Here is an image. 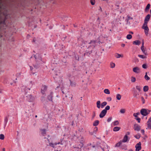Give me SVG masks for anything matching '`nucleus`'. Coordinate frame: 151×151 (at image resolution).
<instances>
[{"mask_svg": "<svg viewBox=\"0 0 151 151\" xmlns=\"http://www.w3.org/2000/svg\"><path fill=\"white\" fill-rule=\"evenodd\" d=\"M150 14H148L146 16L145 19L144 23L142 26V28L144 29L145 34L147 35L148 34V32L149 30V29L147 25V24L150 18Z\"/></svg>", "mask_w": 151, "mask_h": 151, "instance_id": "1", "label": "nucleus"}, {"mask_svg": "<svg viewBox=\"0 0 151 151\" xmlns=\"http://www.w3.org/2000/svg\"><path fill=\"white\" fill-rule=\"evenodd\" d=\"M110 106H107L105 109L102 110L99 114V117L101 118H103L106 114L107 113V111L110 109Z\"/></svg>", "mask_w": 151, "mask_h": 151, "instance_id": "2", "label": "nucleus"}, {"mask_svg": "<svg viewBox=\"0 0 151 151\" xmlns=\"http://www.w3.org/2000/svg\"><path fill=\"white\" fill-rule=\"evenodd\" d=\"M130 132H127L123 137V142H128L130 138L128 137V135H130Z\"/></svg>", "mask_w": 151, "mask_h": 151, "instance_id": "3", "label": "nucleus"}, {"mask_svg": "<svg viewBox=\"0 0 151 151\" xmlns=\"http://www.w3.org/2000/svg\"><path fill=\"white\" fill-rule=\"evenodd\" d=\"M97 41L96 40H91L90 42L89 43L90 44L89 46L88 47V48L89 49L91 48L93 49L95 47L96 45Z\"/></svg>", "mask_w": 151, "mask_h": 151, "instance_id": "4", "label": "nucleus"}, {"mask_svg": "<svg viewBox=\"0 0 151 151\" xmlns=\"http://www.w3.org/2000/svg\"><path fill=\"white\" fill-rule=\"evenodd\" d=\"M149 112H148L146 109H142L140 111V113L141 114L144 116H146L149 114V112L150 111L148 110Z\"/></svg>", "mask_w": 151, "mask_h": 151, "instance_id": "5", "label": "nucleus"}, {"mask_svg": "<svg viewBox=\"0 0 151 151\" xmlns=\"http://www.w3.org/2000/svg\"><path fill=\"white\" fill-rule=\"evenodd\" d=\"M35 99L34 97L31 95H28L26 96V100L28 102H33Z\"/></svg>", "mask_w": 151, "mask_h": 151, "instance_id": "6", "label": "nucleus"}, {"mask_svg": "<svg viewBox=\"0 0 151 151\" xmlns=\"http://www.w3.org/2000/svg\"><path fill=\"white\" fill-rule=\"evenodd\" d=\"M133 90L134 91L133 96L134 97H135L137 99H139V93L137 91L135 88H133Z\"/></svg>", "mask_w": 151, "mask_h": 151, "instance_id": "7", "label": "nucleus"}, {"mask_svg": "<svg viewBox=\"0 0 151 151\" xmlns=\"http://www.w3.org/2000/svg\"><path fill=\"white\" fill-rule=\"evenodd\" d=\"M141 143L139 142L138 143H137L135 146L136 148V151H139L141 149L142 147H141Z\"/></svg>", "mask_w": 151, "mask_h": 151, "instance_id": "8", "label": "nucleus"}, {"mask_svg": "<svg viewBox=\"0 0 151 151\" xmlns=\"http://www.w3.org/2000/svg\"><path fill=\"white\" fill-rule=\"evenodd\" d=\"M140 114V113H139V112H137V113H134V114H133V116H134L135 118V119H136L137 121H138V123H140V120H141V119L140 118H139L138 116H137L138 115H139Z\"/></svg>", "mask_w": 151, "mask_h": 151, "instance_id": "9", "label": "nucleus"}, {"mask_svg": "<svg viewBox=\"0 0 151 151\" xmlns=\"http://www.w3.org/2000/svg\"><path fill=\"white\" fill-rule=\"evenodd\" d=\"M59 145L60 144L61 145H63V143H62V142L61 141V142H58V143H49V145L50 147H53V148H55V145Z\"/></svg>", "mask_w": 151, "mask_h": 151, "instance_id": "10", "label": "nucleus"}, {"mask_svg": "<svg viewBox=\"0 0 151 151\" xmlns=\"http://www.w3.org/2000/svg\"><path fill=\"white\" fill-rule=\"evenodd\" d=\"M47 86L45 85L43 86L41 88V92L43 94H45L47 89Z\"/></svg>", "mask_w": 151, "mask_h": 151, "instance_id": "11", "label": "nucleus"}, {"mask_svg": "<svg viewBox=\"0 0 151 151\" xmlns=\"http://www.w3.org/2000/svg\"><path fill=\"white\" fill-rule=\"evenodd\" d=\"M141 127L137 124H134V129L135 131H139Z\"/></svg>", "mask_w": 151, "mask_h": 151, "instance_id": "12", "label": "nucleus"}, {"mask_svg": "<svg viewBox=\"0 0 151 151\" xmlns=\"http://www.w3.org/2000/svg\"><path fill=\"white\" fill-rule=\"evenodd\" d=\"M52 95H53V92H51L49 95H48L47 96V99L49 101L52 102Z\"/></svg>", "mask_w": 151, "mask_h": 151, "instance_id": "13", "label": "nucleus"}, {"mask_svg": "<svg viewBox=\"0 0 151 151\" xmlns=\"http://www.w3.org/2000/svg\"><path fill=\"white\" fill-rule=\"evenodd\" d=\"M133 71L136 73H138L140 72V69L138 67H135L133 68Z\"/></svg>", "mask_w": 151, "mask_h": 151, "instance_id": "14", "label": "nucleus"}, {"mask_svg": "<svg viewBox=\"0 0 151 151\" xmlns=\"http://www.w3.org/2000/svg\"><path fill=\"white\" fill-rule=\"evenodd\" d=\"M123 143V140H121L117 143L115 145V147H119L122 146V143Z\"/></svg>", "mask_w": 151, "mask_h": 151, "instance_id": "15", "label": "nucleus"}, {"mask_svg": "<svg viewBox=\"0 0 151 151\" xmlns=\"http://www.w3.org/2000/svg\"><path fill=\"white\" fill-rule=\"evenodd\" d=\"M147 125L148 128L150 129H151V117L150 118L147 122Z\"/></svg>", "mask_w": 151, "mask_h": 151, "instance_id": "16", "label": "nucleus"}, {"mask_svg": "<svg viewBox=\"0 0 151 151\" xmlns=\"http://www.w3.org/2000/svg\"><path fill=\"white\" fill-rule=\"evenodd\" d=\"M141 43V42L139 40H137L133 42V44L136 45H139Z\"/></svg>", "mask_w": 151, "mask_h": 151, "instance_id": "17", "label": "nucleus"}, {"mask_svg": "<svg viewBox=\"0 0 151 151\" xmlns=\"http://www.w3.org/2000/svg\"><path fill=\"white\" fill-rule=\"evenodd\" d=\"M150 4H148L145 8V12H147L149 11V10L150 8Z\"/></svg>", "mask_w": 151, "mask_h": 151, "instance_id": "18", "label": "nucleus"}, {"mask_svg": "<svg viewBox=\"0 0 151 151\" xmlns=\"http://www.w3.org/2000/svg\"><path fill=\"white\" fill-rule=\"evenodd\" d=\"M99 123V121L98 120H96L95 121L93 124V125L94 126H97Z\"/></svg>", "mask_w": 151, "mask_h": 151, "instance_id": "19", "label": "nucleus"}, {"mask_svg": "<svg viewBox=\"0 0 151 151\" xmlns=\"http://www.w3.org/2000/svg\"><path fill=\"white\" fill-rule=\"evenodd\" d=\"M120 129V128L119 127H114L113 129L114 131L116 132L119 131Z\"/></svg>", "mask_w": 151, "mask_h": 151, "instance_id": "20", "label": "nucleus"}, {"mask_svg": "<svg viewBox=\"0 0 151 151\" xmlns=\"http://www.w3.org/2000/svg\"><path fill=\"white\" fill-rule=\"evenodd\" d=\"M100 103L101 102L100 101H97L96 102L97 107L99 109L100 108V107H101Z\"/></svg>", "mask_w": 151, "mask_h": 151, "instance_id": "21", "label": "nucleus"}, {"mask_svg": "<svg viewBox=\"0 0 151 151\" xmlns=\"http://www.w3.org/2000/svg\"><path fill=\"white\" fill-rule=\"evenodd\" d=\"M107 104V102L104 101L101 103V108H103L105 106H106Z\"/></svg>", "mask_w": 151, "mask_h": 151, "instance_id": "22", "label": "nucleus"}, {"mask_svg": "<svg viewBox=\"0 0 151 151\" xmlns=\"http://www.w3.org/2000/svg\"><path fill=\"white\" fill-rule=\"evenodd\" d=\"M149 89L148 86H145L143 87V91L144 92H146L148 91Z\"/></svg>", "mask_w": 151, "mask_h": 151, "instance_id": "23", "label": "nucleus"}, {"mask_svg": "<svg viewBox=\"0 0 151 151\" xmlns=\"http://www.w3.org/2000/svg\"><path fill=\"white\" fill-rule=\"evenodd\" d=\"M144 77L145 79L147 81L149 80L150 79V78L147 76V72H146Z\"/></svg>", "mask_w": 151, "mask_h": 151, "instance_id": "24", "label": "nucleus"}, {"mask_svg": "<svg viewBox=\"0 0 151 151\" xmlns=\"http://www.w3.org/2000/svg\"><path fill=\"white\" fill-rule=\"evenodd\" d=\"M104 92L105 93L107 94H109L110 93V92L109 90L108 89H105L104 90Z\"/></svg>", "mask_w": 151, "mask_h": 151, "instance_id": "25", "label": "nucleus"}, {"mask_svg": "<svg viewBox=\"0 0 151 151\" xmlns=\"http://www.w3.org/2000/svg\"><path fill=\"white\" fill-rule=\"evenodd\" d=\"M110 66L111 68H113L115 67V65L114 63L111 62L110 64Z\"/></svg>", "mask_w": 151, "mask_h": 151, "instance_id": "26", "label": "nucleus"}, {"mask_svg": "<svg viewBox=\"0 0 151 151\" xmlns=\"http://www.w3.org/2000/svg\"><path fill=\"white\" fill-rule=\"evenodd\" d=\"M41 134L42 135H44L46 134V130L45 129L41 130Z\"/></svg>", "mask_w": 151, "mask_h": 151, "instance_id": "27", "label": "nucleus"}, {"mask_svg": "<svg viewBox=\"0 0 151 151\" xmlns=\"http://www.w3.org/2000/svg\"><path fill=\"white\" fill-rule=\"evenodd\" d=\"M138 56L140 58H141L142 59L146 58H147V57L146 56L144 55H138Z\"/></svg>", "mask_w": 151, "mask_h": 151, "instance_id": "28", "label": "nucleus"}, {"mask_svg": "<svg viewBox=\"0 0 151 151\" xmlns=\"http://www.w3.org/2000/svg\"><path fill=\"white\" fill-rule=\"evenodd\" d=\"M121 98V96L120 95L118 94L116 95V98L118 100H120Z\"/></svg>", "mask_w": 151, "mask_h": 151, "instance_id": "29", "label": "nucleus"}, {"mask_svg": "<svg viewBox=\"0 0 151 151\" xmlns=\"http://www.w3.org/2000/svg\"><path fill=\"white\" fill-rule=\"evenodd\" d=\"M114 56L116 58H120L122 56V55H121L117 53L115 54Z\"/></svg>", "mask_w": 151, "mask_h": 151, "instance_id": "30", "label": "nucleus"}, {"mask_svg": "<svg viewBox=\"0 0 151 151\" xmlns=\"http://www.w3.org/2000/svg\"><path fill=\"white\" fill-rule=\"evenodd\" d=\"M132 37V35L130 34H128L127 36V38L128 40L131 39Z\"/></svg>", "mask_w": 151, "mask_h": 151, "instance_id": "31", "label": "nucleus"}, {"mask_svg": "<svg viewBox=\"0 0 151 151\" xmlns=\"http://www.w3.org/2000/svg\"><path fill=\"white\" fill-rule=\"evenodd\" d=\"M70 84L71 86H76V83L75 82H73L70 80Z\"/></svg>", "mask_w": 151, "mask_h": 151, "instance_id": "32", "label": "nucleus"}, {"mask_svg": "<svg viewBox=\"0 0 151 151\" xmlns=\"http://www.w3.org/2000/svg\"><path fill=\"white\" fill-rule=\"evenodd\" d=\"M119 124L118 121H116L113 122V124L114 126H116L118 125Z\"/></svg>", "mask_w": 151, "mask_h": 151, "instance_id": "33", "label": "nucleus"}, {"mask_svg": "<svg viewBox=\"0 0 151 151\" xmlns=\"http://www.w3.org/2000/svg\"><path fill=\"white\" fill-rule=\"evenodd\" d=\"M136 81V78L133 77H131V81L132 82L134 83Z\"/></svg>", "mask_w": 151, "mask_h": 151, "instance_id": "34", "label": "nucleus"}, {"mask_svg": "<svg viewBox=\"0 0 151 151\" xmlns=\"http://www.w3.org/2000/svg\"><path fill=\"white\" fill-rule=\"evenodd\" d=\"M4 138V136L3 134H0V139L3 140Z\"/></svg>", "mask_w": 151, "mask_h": 151, "instance_id": "35", "label": "nucleus"}, {"mask_svg": "<svg viewBox=\"0 0 151 151\" xmlns=\"http://www.w3.org/2000/svg\"><path fill=\"white\" fill-rule=\"evenodd\" d=\"M139 61L138 59L136 57H134V61L135 62H138Z\"/></svg>", "mask_w": 151, "mask_h": 151, "instance_id": "36", "label": "nucleus"}, {"mask_svg": "<svg viewBox=\"0 0 151 151\" xmlns=\"http://www.w3.org/2000/svg\"><path fill=\"white\" fill-rule=\"evenodd\" d=\"M142 67L144 69H146L147 68V66L146 64H144L142 65Z\"/></svg>", "mask_w": 151, "mask_h": 151, "instance_id": "37", "label": "nucleus"}, {"mask_svg": "<svg viewBox=\"0 0 151 151\" xmlns=\"http://www.w3.org/2000/svg\"><path fill=\"white\" fill-rule=\"evenodd\" d=\"M136 88L140 92L141 91V88L140 86H136Z\"/></svg>", "mask_w": 151, "mask_h": 151, "instance_id": "38", "label": "nucleus"}, {"mask_svg": "<svg viewBox=\"0 0 151 151\" xmlns=\"http://www.w3.org/2000/svg\"><path fill=\"white\" fill-rule=\"evenodd\" d=\"M142 51L143 53L145 55H148L147 51L145 50L144 49L143 50H142Z\"/></svg>", "mask_w": 151, "mask_h": 151, "instance_id": "39", "label": "nucleus"}, {"mask_svg": "<svg viewBox=\"0 0 151 151\" xmlns=\"http://www.w3.org/2000/svg\"><path fill=\"white\" fill-rule=\"evenodd\" d=\"M134 137L137 139H138L140 137V135H135L134 136Z\"/></svg>", "mask_w": 151, "mask_h": 151, "instance_id": "40", "label": "nucleus"}, {"mask_svg": "<svg viewBox=\"0 0 151 151\" xmlns=\"http://www.w3.org/2000/svg\"><path fill=\"white\" fill-rule=\"evenodd\" d=\"M95 1L94 0H91V3L92 5H94L95 4Z\"/></svg>", "mask_w": 151, "mask_h": 151, "instance_id": "41", "label": "nucleus"}, {"mask_svg": "<svg viewBox=\"0 0 151 151\" xmlns=\"http://www.w3.org/2000/svg\"><path fill=\"white\" fill-rule=\"evenodd\" d=\"M141 100L142 101V104H144L145 103V100L144 98H143V96H142L141 97Z\"/></svg>", "mask_w": 151, "mask_h": 151, "instance_id": "42", "label": "nucleus"}, {"mask_svg": "<svg viewBox=\"0 0 151 151\" xmlns=\"http://www.w3.org/2000/svg\"><path fill=\"white\" fill-rule=\"evenodd\" d=\"M98 130V128L97 127H95L94 128V132L95 133H96V132Z\"/></svg>", "mask_w": 151, "mask_h": 151, "instance_id": "43", "label": "nucleus"}, {"mask_svg": "<svg viewBox=\"0 0 151 151\" xmlns=\"http://www.w3.org/2000/svg\"><path fill=\"white\" fill-rule=\"evenodd\" d=\"M127 18H128V19H129V20L132 19H133V17H131L129 16V15H127Z\"/></svg>", "mask_w": 151, "mask_h": 151, "instance_id": "44", "label": "nucleus"}, {"mask_svg": "<svg viewBox=\"0 0 151 151\" xmlns=\"http://www.w3.org/2000/svg\"><path fill=\"white\" fill-rule=\"evenodd\" d=\"M111 119H112V117H109L108 118V119L107 120V121L108 122H109L110 121H111Z\"/></svg>", "mask_w": 151, "mask_h": 151, "instance_id": "45", "label": "nucleus"}, {"mask_svg": "<svg viewBox=\"0 0 151 151\" xmlns=\"http://www.w3.org/2000/svg\"><path fill=\"white\" fill-rule=\"evenodd\" d=\"M7 122H8L7 118V117H5L4 119V122H5L6 124Z\"/></svg>", "mask_w": 151, "mask_h": 151, "instance_id": "46", "label": "nucleus"}, {"mask_svg": "<svg viewBox=\"0 0 151 151\" xmlns=\"http://www.w3.org/2000/svg\"><path fill=\"white\" fill-rule=\"evenodd\" d=\"M127 146L126 145H123V149H124L125 150H126L127 149Z\"/></svg>", "mask_w": 151, "mask_h": 151, "instance_id": "47", "label": "nucleus"}, {"mask_svg": "<svg viewBox=\"0 0 151 151\" xmlns=\"http://www.w3.org/2000/svg\"><path fill=\"white\" fill-rule=\"evenodd\" d=\"M129 19H128V18H127V19H125V21L126 22H127V24H128V23L130 24V22H128V21H129Z\"/></svg>", "mask_w": 151, "mask_h": 151, "instance_id": "48", "label": "nucleus"}, {"mask_svg": "<svg viewBox=\"0 0 151 151\" xmlns=\"http://www.w3.org/2000/svg\"><path fill=\"white\" fill-rule=\"evenodd\" d=\"M141 132L143 134H144L145 133V131L144 129H142L141 130Z\"/></svg>", "mask_w": 151, "mask_h": 151, "instance_id": "49", "label": "nucleus"}, {"mask_svg": "<svg viewBox=\"0 0 151 151\" xmlns=\"http://www.w3.org/2000/svg\"><path fill=\"white\" fill-rule=\"evenodd\" d=\"M95 116V113L94 112H93V114L92 116V118L93 119Z\"/></svg>", "mask_w": 151, "mask_h": 151, "instance_id": "50", "label": "nucleus"}, {"mask_svg": "<svg viewBox=\"0 0 151 151\" xmlns=\"http://www.w3.org/2000/svg\"><path fill=\"white\" fill-rule=\"evenodd\" d=\"M141 49L142 50V51L144 50V46H142L141 47Z\"/></svg>", "mask_w": 151, "mask_h": 151, "instance_id": "51", "label": "nucleus"}, {"mask_svg": "<svg viewBox=\"0 0 151 151\" xmlns=\"http://www.w3.org/2000/svg\"><path fill=\"white\" fill-rule=\"evenodd\" d=\"M144 40H143L142 41V46H144Z\"/></svg>", "mask_w": 151, "mask_h": 151, "instance_id": "52", "label": "nucleus"}, {"mask_svg": "<svg viewBox=\"0 0 151 151\" xmlns=\"http://www.w3.org/2000/svg\"><path fill=\"white\" fill-rule=\"evenodd\" d=\"M108 100L109 101H111V97H109L108 98Z\"/></svg>", "mask_w": 151, "mask_h": 151, "instance_id": "53", "label": "nucleus"}, {"mask_svg": "<svg viewBox=\"0 0 151 151\" xmlns=\"http://www.w3.org/2000/svg\"><path fill=\"white\" fill-rule=\"evenodd\" d=\"M89 134L91 135H93V134H94V132H89Z\"/></svg>", "mask_w": 151, "mask_h": 151, "instance_id": "54", "label": "nucleus"}, {"mask_svg": "<svg viewBox=\"0 0 151 151\" xmlns=\"http://www.w3.org/2000/svg\"><path fill=\"white\" fill-rule=\"evenodd\" d=\"M102 1H105L107 3H108L109 2V1L110 0H102Z\"/></svg>", "mask_w": 151, "mask_h": 151, "instance_id": "55", "label": "nucleus"}, {"mask_svg": "<svg viewBox=\"0 0 151 151\" xmlns=\"http://www.w3.org/2000/svg\"><path fill=\"white\" fill-rule=\"evenodd\" d=\"M73 147H74V148H78L79 147H76V146H73Z\"/></svg>", "mask_w": 151, "mask_h": 151, "instance_id": "56", "label": "nucleus"}, {"mask_svg": "<svg viewBox=\"0 0 151 151\" xmlns=\"http://www.w3.org/2000/svg\"><path fill=\"white\" fill-rule=\"evenodd\" d=\"M120 112L122 113H123V109H121L120 111Z\"/></svg>", "mask_w": 151, "mask_h": 151, "instance_id": "57", "label": "nucleus"}, {"mask_svg": "<svg viewBox=\"0 0 151 151\" xmlns=\"http://www.w3.org/2000/svg\"><path fill=\"white\" fill-rule=\"evenodd\" d=\"M129 33H130V34H133V32H131V31H130L129 32Z\"/></svg>", "mask_w": 151, "mask_h": 151, "instance_id": "58", "label": "nucleus"}, {"mask_svg": "<svg viewBox=\"0 0 151 151\" xmlns=\"http://www.w3.org/2000/svg\"><path fill=\"white\" fill-rule=\"evenodd\" d=\"M30 69L31 70H32L33 69V68L32 66H30Z\"/></svg>", "mask_w": 151, "mask_h": 151, "instance_id": "59", "label": "nucleus"}, {"mask_svg": "<svg viewBox=\"0 0 151 151\" xmlns=\"http://www.w3.org/2000/svg\"><path fill=\"white\" fill-rule=\"evenodd\" d=\"M128 151H134L132 149H130Z\"/></svg>", "mask_w": 151, "mask_h": 151, "instance_id": "60", "label": "nucleus"}, {"mask_svg": "<svg viewBox=\"0 0 151 151\" xmlns=\"http://www.w3.org/2000/svg\"><path fill=\"white\" fill-rule=\"evenodd\" d=\"M2 151H5V149L4 148H3L2 149Z\"/></svg>", "mask_w": 151, "mask_h": 151, "instance_id": "61", "label": "nucleus"}, {"mask_svg": "<svg viewBox=\"0 0 151 151\" xmlns=\"http://www.w3.org/2000/svg\"><path fill=\"white\" fill-rule=\"evenodd\" d=\"M125 111V110L123 109V113H124Z\"/></svg>", "mask_w": 151, "mask_h": 151, "instance_id": "62", "label": "nucleus"}, {"mask_svg": "<svg viewBox=\"0 0 151 151\" xmlns=\"http://www.w3.org/2000/svg\"><path fill=\"white\" fill-rule=\"evenodd\" d=\"M149 95L151 96V92L149 93Z\"/></svg>", "mask_w": 151, "mask_h": 151, "instance_id": "63", "label": "nucleus"}, {"mask_svg": "<svg viewBox=\"0 0 151 151\" xmlns=\"http://www.w3.org/2000/svg\"><path fill=\"white\" fill-rule=\"evenodd\" d=\"M150 14H151V9L150 10Z\"/></svg>", "mask_w": 151, "mask_h": 151, "instance_id": "64", "label": "nucleus"}]
</instances>
